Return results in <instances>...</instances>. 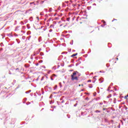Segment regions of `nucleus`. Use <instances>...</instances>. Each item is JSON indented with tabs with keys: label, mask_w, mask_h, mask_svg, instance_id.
<instances>
[{
	"label": "nucleus",
	"mask_w": 128,
	"mask_h": 128,
	"mask_svg": "<svg viewBox=\"0 0 128 128\" xmlns=\"http://www.w3.org/2000/svg\"><path fill=\"white\" fill-rule=\"evenodd\" d=\"M76 74H78V76H80V74L79 73L78 71H74V72H73V73L71 75V80H78V76H76Z\"/></svg>",
	"instance_id": "obj_1"
},
{
	"label": "nucleus",
	"mask_w": 128,
	"mask_h": 128,
	"mask_svg": "<svg viewBox=\"0 0 128 128\" xmlns=\"http://www.w3.org/2000/svg\"><path fill=\"white\" fill-rule=\"evenodd\" d=\"M78 56V54H72V57H74V56Z\"/></svg>",
	"instance_id": "obj_2"
},
{
	"label": "nucleus",
	"mask_w": 128,
	"mask_h": 128,
	"mask_svg": "<svg viewBox=\"0 0 128 128\" xmlns=\"http://www.w3.org/2000/svg\"><path fill=\"white\" fill-rule=\"evenodd\" d=\"M22 0H18L17 2H18V4H20V2H22Z\"/></svg>",
	"instance_id": "obj_3"
},
{
	"label": "nucleus",
	"mask_w": 128,
	"mask_h": 128,
	"mask_svg": "<svg viewBox=\"0 0 128 128\" xmlns=\"http://www.w3.org/2000/svg\"><path fill=\"white\" fill-rule=\"evenodd\" d=\"M111 96H112V95L110 94V95L108 96L107 98H111Z\"/></svg>",
	"instance_id": "obj_4"
},
{
	"label": "nucleus",
	"mask_w": 128,
	"mask_h": 128,
	"mask_svg": "<svg viewBox=\"0 0 128 128\" xmlns=\"http://www.w3.org/2000/svg\"><path fill=\"white\" fill-rule=\"evenodd\" d=\"M124 98H126V99H128V95L125 96Z\"/></svg>",
	"instance_id": "obj_5"
},
{
	"label": "nucleus",
	"mask_w": 128,
	"mask_h": 128,
	"mask_svg": "<svg viewBox=\"0 0 128 128\" xmlns=\"http://www.w3.org/2000/svg\"><path fill=\"white\" fill-rule=\"evenodd\" d=\"M96 112H100V110H96Z\"/></svg>",
	"instance_id": "obj_6"
},
{
	"label": "nucleus",
	"mask_w": 128,
	"mask_h": 128,
	"mask_svg": "<svg viewBox=\"0 0 128 128\" xmlns=\"http://www.w3.org/2000/svg\"><path fill=\"white\" fill-rule=\"evenodd\" d=\"M50 28H54V26L53 24H51Z\"/></svg>",
	"instance_id": "obj_7"
},
{
	"label": "nucleus",
	"mask_w": 128,
	"mask_h": 128,
	"mask_svg": "<svg viewBox=\"0 0 128 128\" xmlns=\"http://www.w3.org/2000/svg\"><path fill=\"white\" fill-rule=\"evenodd\" d=\"M44 77L46 78V76H44ZM44 76L42 77V79H41V80H44Z\"/></svg>",
	"instance_id": "obj_8"
},
{
	"label": "nucleus",
	"mask_w": 128,
	"mask_h": 128,
	"mask_svg": "<svg viewBox=\"0 0 128 128\" xmlns=\"http://www.w3.org/2000/svg\"><path fill=\"white\" fill-rule=\"evenodd\" d=\"M70 18H68L67 19L68 21H70Z\"/></svg>",
	"instance_id": "obj_9"
},
{
	"label": "nucleus",
	"mask_w": 128,
	"mask_h": 128,
	"mask_svg": "<svg viewBox=\"0 0 128 128\" xmlns=\"http://www.w3.org/2000/svg\"><path fill=\"white\" fill-rule=\"evenodd\" d=\"M52 30L51 29L50 30V32H52Z\"/></svg>",
	"instance_id": "obj_10"
},
{
	"label": "nucleus",
	"mask_w": 128,
	"mask_h": 128,
	"mask_svg": "<svg viewBox=\"0 0 128 128\" xmlns=\"http://www.w3.org/2000/svg\"><path fill=\"white\" fill-rule=\"evenodd\" d=\"M103 80H102L101 82H102Z\"/></svg>",
	"instance_id": "obj_11"
},
{
	"label": "nucleus",
	"mask_w": 128,
	"mask_h": 128,
	"mask_svg": "<svg viewBox=\"0 0 128 128\" xmlns=\"http://www.w3.org/2000/svg\"><path fill=\"white\" fill-rule=\"evenodd\" d=\"M81 86L80 84H79V86Z\"/></svg>",
	"instance_id": "obj_12"
},
{
	"label": "nucleus",
	"mask_w": 128,
	"mask_h": 128,
	"mask_svg": "<svg viewBox=\"0 0 128 128\" xmlns=\"http://www.w3.org/2000/svg\"><path fill=\"white\" fill-rule=\"evenodd\" d=\"M82 86H84V84H82Z\"/></svg>",
	"instance_id": "obj_13"
},
{
	"label": "nucleus",
	"mask_w": 128,
	"mask_h": 128,
	"mask_svg": "<svg viewBox=\"0 0 128 128\" xmlns=\"http://www.w3.org/2000/svg\"><path fill=\"white\" fill-rule=\"evenodd\" d=\"M88 82H91V80H89Z\"/></svg>",
	"instance_id": "obj_14"
},
{
	"label": "nucleus",
	"mask_w": 128,
	"mask_h": 128,
	"mask_svg": "<svg viewBox=\"0 0 128 128\" xmlns=\"http://www.w3.org/2000/svg\"><path fill=\"white\" fill-rule=\"evenodd\" d=\"M101 80L100 79H99V80Z\"/></svg>",
	"instance_id": "obj_15"
}]
</instances>
